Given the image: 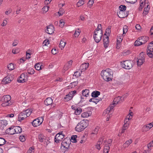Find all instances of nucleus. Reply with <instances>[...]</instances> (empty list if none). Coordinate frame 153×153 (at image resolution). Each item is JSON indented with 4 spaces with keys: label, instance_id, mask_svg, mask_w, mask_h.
<instances>
[{
    "label": "nucleus",
    "instance_id": "obj_1",
    "mask_svg": "<svg viewBox=\"0 0 153 153\" xmlns=\"http://www.w3.org/2000/svg\"><path fill=\"white\" fill-rule=\"evenodd\" d=\"M113 72L110 68H106L102 70L101 73V75L105 81L109 82L112 81L113 77Z\"/></svg>",
    "mask_w": 153,
    "mask_h": 153
},
{
    "label": "nucleus",
    "instance_id": "obj_2",
    "mask_svg": "<svg viewBox=\"0 0 153 153\" xmlns=\"http://www.w3.org/2000/svg\"><path fill=\"white\" fill-rule=\"evenodd\" d=\"M89 121L83 120L79 123L75 128V130L78 132L83 131L88 126Z\"/></svg>",
    "mask_w": 153,
    "mask_h": 153
},
{
    "label": "nucleus",
    "instance_id": "obj_3",
    "mask_svg": "<svg viewBox=\"0 0 153 153\" xmlns=\"http://www.w3.org/2000/svg\"><path fill=\"white\" fill-rule=\"evenodd\" d=\"M98 30H95L93 35V38L97 43H99L100 41L103 36L102 30H101L100 32H99Z\"/></svg>",
    "mask_w": 153,
    "mask_h": 153
},
{
    "label": "nucleus",
    "instance_id": "obj_4",
    "mask_svg": "<svg viewBox=\"0 0 153 153\" xmlns=\"http://www.w3.org/2000/svg\"><path fill=\"white\" fill-rule=\"evenodd\" d=\"M69 142L70 140L67 138H65L62 141L61 145V148L62 152L65 153L69 149L70 146Z\"/></svg>",
    "mask_w": 153,
    "mask_h": 153
},
{
    "label": "nucleus",
    "instance_id": "obj_5",
    "mask_svg": "<svg viewBox=\"0 0 153 153\" xmlns=\"http://www.w3.org/2000/svg\"><path fill=\"white\" fill-rule=\"evenodd\" d=\"M133 62L130 60H126L121 62V65L122 67L126 69H129L132 67Z\"/></svg>",
    "mask_w": 153,
    "mask_h": 153
},
{
    "label": "nucleus",
    "instance_id": "obj_6",
    "mask_svg": "<svg viewBox=\"0 0 153 153\" xmlns=\"http://www.w3.org/2000/svg\"><path fill=\"white\" fill-rule=\"evenodd\" d=\"M11 97L9 95H6L4 96L2 99V100L3 102L2 105L3 106H7L10 105V101Z\"/></svg>",
    "mask_w": 153,
    "mask_h": 153
},
{
    "label": "nucleus",
    "instance_id": "obj_7",
    "mask_svg": "<svg viewBox=\"0 0 153 153\" xmlns=\"http://www.w3.org/2000/svg\"><path fill=\"white\" fill-rule=\"evenodd\" d=\"M43 120V117H39L37 119H34L31 123L33 126L34 127H37L41 125Z\"/></svg>",
    "mask_w": 153,
    "mask_h": 153
},
{
    "label": "nucleus",
    "instance_id": "obj_8",
    "mask_svg": "<svg viewBox=\"0 0 153 153\" xmlns=\"http://www.w3.org/2000/svg\"><path fill=\"white\" fill-rule=\"evenodd\" d=\"M62 132V131L60 132L56 135L54 138L55 142L56 143H59L64 138L65 135L63 134Z\"/></svg>",
    "mask_w": 153,
    "mask_h": 153
},
{
    "label": "nucleus",
    "instance_id": "obj_9",
    "mask_svg": "<svg viewBox=\"0 0 153 153\" xmlns=\"http://www.w3.org/2000/svg\"><path fill=\"white\" fill-rule=\"evenodd\" d=\"M27 80V77H26L25 73H22L20 75L19 79H17L19 82L23 83Z\"/></svg>",
    "mask_w": 153,
    "mask_h": 153
},
{
    "label": "nucleus",
    "instance_id": "obj_10",
    "mask_svg": "<svg viewBox=\"0 0 153 153\" xmlns=\"http://www.w3.org/2000/svg\"><path fill=\"white\" fill-rule=\"evenodd\" d=\"M54 27L52 25H50L47 27L46 32L49 34H51L54 33Z\"/></svg>",
    "mask_w": 153,
    "mask_h": 153
},
{
    "label": "nucleus",
    "instance_id": "obj_11",
    "mask_svg": "<svg viewBox=\"0 0 153 153\" xmlns=\"http://www.w3.org/2000/svg\"><path fill=\"white\" fill-rule=\"evenodd\" d=\"M89 64L88 63H85L82 64L80 66L79 71L81 72L84 71L88 67Z\"/></svg>",
    "mask_w": 153,
    "mask_h": 153
},
{
    "label": "nucleus",
    "instance_id": "obj_12",
    "mask_svg": "<svg viewBox=\"0 0 153 153\" xmlns=\"http://www.w3.org/2000/svg\"><path fill=\"white\" fill-rule=\"evenodd\" d=\"M140 6L139 7V10H141L144 6L147 5V3H149L148 0H140Z\"/></svg>",
    "mask_w": 153,
    "mask_h": 153
},
{
    "label": "nucleus",
    "instance_id": "obj_13",
    "mask_svg": "<svg viewBox=\"0 0 153 153\" xmlns=\"http://www.w3.org/2000/svg\"><path fill=\"white\" fill-rule=\"evenodd\" d=\"M5 132L6 133L10 135H13L15 134L14 126H11L7 129L5 131Z\"/></svg>",
    "mask_w": 153,
    "mask_h": 153
},
{
    "label": "nucleus",
    "instance_id": "obj_14",
    "mask_svg": "<svg viewBox=\"0 0 153 153\" xmlns=\"http://www.w3.org/2000/svg\"><path fill=\"white\" fill-rule=\"evenodd\" d=\"M104 47L105 48H107L109 45V39L108 36H106V37L103 38V39Z\"/></svg>",
    "mask_w": 153,
    "mask_h": 153
},
{
    "label": "nucleus",
    "instance_id": "obj_15",
    "mask_svg": "<svg viewBox=\"0 0 153 153\" xmlns=\"http://www.w3.org/2000/svg\"><path fill=\"white\" fill-rule=\"evenodd\" d=\"M149 38L148 36H141L139 38V40H140V43L142 44H145L149 40Z\"/></svg>",
    "mask_w": 153,
    "mask_h": 153
},
{
    "label": "nucleus",
    "instance_id": "obj_16",
    "mask_svg": "<svg viewBox=\"0 0 153 153\" xmlns=\"http://www.w3.org/2000/svg\"><path fill=\"white\" fill-rule=\"evenodd\" d=\"M138 59L137 60V64L138 66L142 65L143 63L144 62V56H139L137 58Z\"/></svg>",
    "mask_w": 153,
    "mask_h": 153
},
{
    "label": "nucleus",
    "instance_id": "obj_17",
    "mask_svg": "<svg viewBox=\"0 0 153 153\" xmlns=\"http://www.w3.org/2000/svg\"><path fill=\"white\" fill-rule=\"evenodd\" d=\"M72 63V60H70L65 65L63 68L64 69L65 71L67 70L69 68H70L71 67Z\"/></svg>",
    "mask_w": 153,
    "mask_h": 153
},
{
    "label": "nucleus",
    "instance_id": "obj_18",
    "mask_svg": "<svg viewBox=\"0 0 153 153\" xmlns=\"http://www.w3.org/2000/svg\"><path fill=\"white\" fill-rule=\"evenodd\" d=\"M131 118V117H130V116H129V117L128 118H126L124 120V124L123 125V128L127 129L129 125V120Z\"/></svg>",
    "mask_w": 153,
    "mask_h": 153
},
{
    "label": "nucleus",
    "instance_id": "obj_19",
    "mask_svg": "<svg viewBox=\"0 0 153 153\" xmlns=\"http://www.w3.org/2000/svg\"><path fill=\"white\" fill-rule=\"evenodd\" d=\"M0 123L1 124L0 128L2 130L3 129L4 127L6 126L7 124V121L5 120H1L0 121Z\"/></svg>",
    "mask_w": 153,
    "mask_h": 153
},
{
    "label": "nucleus",
    "instance_id": "obj_20",
    "mask_svg": "<svg viewBox=\"0 0 153 153\" xmlns=\"http://www.w3.org/2000/svg\"><path fill=\"white\" fill-rule=\"evenodd\" d=\"M53 100L50 97H48L44 101V104L46 105H48L52 104Z\"/></svg>",
    "mask_w": 153,
    "mask_h": 153
},
{
    "label": "nucleus",
    "instance_id": "obj_21",
    "mask_svg": "<svg viewBox=\"0 0 153 153\" xmlns=\"http://www.w3.org/2000/svg\"><path fill=\"white\" fill-rule=\"evenodd\" d=\"M15 134H20L22 131V128L19 126H14Z\"/></svg>",
    "mask_w": 153,
    "mask_h": 153
},
{
    "label": "nucleus",
    "instance_id": "obj_22",
    "mask_svg": "<svg viewBox=\"0 0 153 153\" xmlns=\"http://www.w3.org/2000/svg\"><path fill=\"white\" fill-rule=\"evenodd\" d=\"M100 91H95L92 93L91 96L93 97L97 98L100 95Z\"/></svg>",
    "mask_w": 153,
    "mask_h": 153
},
{
    "label": "nucleus",
    "instance_id": "obj_23",
    "mask_svg": "<svg viewBox=\"0 0 153 153\" xmlns=\"http://www.w3.org/2000/svg\"><path fill=\"white\" fill-rule=\"evenodd\" d=\"M132 141H133L132 139H130L126 141L123 145V147L125 148L127 147L128 146L132 143Z\"/></svg>",
    "mask_w": 153,
    "mask_h": 153
},
{
    "label": "nucleus",
    "instance_id": "obj_24",
    "mask_svg": "<svg viewBox=\"0 0 153 153\" xmlns=\"http://www.w3.org/2000/svg\"><path fill=\"white\" fill-rule=\"evenodd\" d=\"M103 153H108L110 150V145L107 144H105Z\"/></svg>",
    "mask_w": 153,
    "mask_h": 153
},
{
    "label": "nucleus",
    "instance_id": "obj_25",
    "mask_svg": "<svg viewBox=\"0 0 153 153\" xmlns=\"http://www.w3.org/2000/svg\"><path fill=\"white\" fill-rule=\"evenodd\" d=\"M89 89H86L83 90L82 91V96L85 97H87L89 95Z\"/></svg>",
    "mask_w": 153,
    "mask_h": 153
},
{
    "label": "nucleus",
    "instance_id": "obj_26",
    "mask_svg": "<svg viewBox=\"0 0 153 153\" xmlns=\"http://www.w3.org/2000/svg\"><path fill=\"white\" fill-rule=\"evenodd\" d=\"M32 110L31 109H27L24 111H23V112L24 113L25 115L27 116V117H29L30 116L32 112Z\"/></svg>",
    "mask_w": 153,
    "mask_h": 153
},
{
    "label": "nucleus",
    "instance_id": "obj_27",
    "mask_svg": "<svg viewBox=\"0 0 153 153\" xmlns=\"http://www.w3.org/2000/svg\"><path fill=\"white\" fill-rule=\"evenodd\" d=\"M149 3H147V5L146 6V7H145L144 10V12L143 13V14H145V15L147 14L149 10Z\"/></svg>",
    "mask_w": 153,
    "mask_h": 153
},
{
    "label": "nucleus",
    "instance_id": "obj_28",
    "mask_svg": "<svg viewBox=\"0 0 153 153\" xmlns=\"http://www.w3.org/2000/svg\"><path fill=\"white\" fill-rule=\"evenodd\" d=\"M50 139L48 137H45L44 139L43 142H44V144H45L46 146H47L48 144L50 143V141H49Z\"/></svg>",
    "mask_w": 153,
    "mask_h": 153
},
{
    "label": "nucleus",
    "instance_id": "obj_29",
    "mask_svg": "<svg viewBox=\"0 0 153 153\" xmlns=\"http://www.w3.org/2000/svg\"><path fill=\"white\" fill-rule=\"evenodd\" d=\"M72 99V97L71 96L69 93L66 95V97L64 98V101L66 102L71 100Z\"/></svg>",
    "mask_w": 153,
    "mask_h": 153
},
{
    "label": "nucleus",
    "instance_id": "obj_30",
    "mask_svg": "<svg viewBox=\"0 0 153 153\" xmlns=\"http://www.w3.org/2000/svg\"><path fill=\"white\" fill-rule=\"evenodd\" d=\"M153 126V122L149 123L146 126L145 128L146 130H148Z\"/></svg>",
    "mask_w": 153,
    "mask_h": 153
},
{
    "label": "nucleus",
    "instance_id": "obj_31",
    "mask_svg": "<svg viewBox=\"0 0 153 153\" xmlns=\"http://www.w3.org/2000/svg\"><path fill=\"white\" fill-rule=\"evenodd\" d=\"M147 50H150L153 52V41H152L149 44Z\"/></svg>",
    "mask_w": 153,
    "mask_h": 153
},
{
    "label": "nucleus",
    "instance_id": "obj_32",
    "mask_svg": "<svg viewBox=\"0 0 153 153\" xmlns=\"http://www.w3.org/2000/svg\"><path fill=\"white\" fill-rule=\"evenodd\" d=\"M82 111V109L80 108H77L75 111L74 113L76 115H79L81 113Z\"/></svg>",
    "mask_w": 153,
    "mask_h": 153
},
{
    "label": "nucleus",
    "instance_id": "obj_33",
    "mask_svg": "<svg viewBox=\"0 0 153 153\" xmlns=\"http://www.w3.org/2000/svg\"><path fill=\"white\" fill-rule=\"evenodd\" d=\"M2 81L4 84H6L10 82L11 80L9 78L6 77L3 79Z\"/></svg>",
    "mask_w": 153,
    "mask_h": 153
},
{
    "label": "nucleus",
    "instance_id": "obj_34",
    "mask_svg": "<svg viewBox=\"0 0 153 153\" xmlns=\"http://www.w3.org/2000/svg\"><path fill=\"white\" fill-rule=\"evenodd\" d=\"M119 9L120 11L123 12L126 10V7L124 5H121L119 6Z\"/></svg>",
    "mask_w": 153,
    "mask_h": 153
},
{
    "label": "nucleus",
    "instance_id": "obj_35",
    "mask_svg": "<svg viewBox=\"0 0 153 153\" xmlns=\"http://www.w3.org/2000/svg\"><path fill=\"white\" fill-rule=\"evenodd\" d=\"M80 32V30L79 28H78L77 30L75 31L74 34V35L75 37H78L79 35Z\"/></svg>",
    "mask_w": 153,
    "mask_h": 153
},
{
    "label": "nucleus",
    "instance_id": "obj_36",
    "mask_svg": "<svg viewBox=\"0 0 153 153\" xmlns=\"http://www.w3.org/2000/svg\"><path fill=\"white\" fill-rule=\"evenodd\" d=\"M65 45V42L61 40L59 44V47L61 48V50L62 49Z\"/></svg>",
    "mask_w": 153,
    "mask_h": 153
},
{
    "label": "nucleus",
    "instance_id": "obj_37",
    "mask_svg": "<svg viewBox=\"0 0 153 153\" xmlns=\"http://www.w3.org/2000/svg\"><path fill=\"white\" fill-rule=\"evenodd\" d=\"M27 74H33L35 72L34 70L32 68H29L27 70Z\"/></svg>",
    "mask_w": 153,
    "mask_h": 153
},
{
    "label": "nucleus",
    "instance_id": "obj_38",
    "mask_svg": "<svg viewBox=\"0 0 153 153\" xmlns=\"http://www.w3.org/2000/svg\"><path fill=\"white\" fill-rule=\"evenodd\" d=\"M7 68L10 71L13 70L14 69V66L13 64L12 63L9 64L7 66Z\"/></svg>",
    "mask_w": 153,
    "mask_h": 153
},
{
    "label": "nucleus",
    "instance_id": "obj_39",
    "mask_svg": "<svg viewBox=\"0 0 153 153\" xmlns=\"http://www.w3.org/2000/svg\"><path fill=\"white\" fill-rule=\"evenodd\" d=\"M123 37L122 36L118 37L117 39V45L120 44L121 43V42L122 41L123 39Z\"/></svg>",
    "mask_w": 153,
    "mask_h": 153
},
{
    "label": "nucleus",
    "instance_id": "obj_40",
    "mask_svg": "<svg viewBox=\"0 0 153 153\" xmlns=\"http://www.w3.org/2000/svg\"><path fill=\"white\" fill-rule=\"evenodd\" d=\"M77 137L76 135H72L71 137V140L73 143H76L77 142L76 138Z\"/></svg>",
    "mask_w": 153,
    "mask_h": 153
},
{
    "label": "nucleus",
    "instance_id": "obj_41",
    "mask_svg": "<svg viewBox=\"0 0 153 153\" xmlns=\"http://www.w3.org/2000/svg\"><path fill=\"white\" fill-rule=\"evenodd\" d=\"M77 82H74L71 83L70 85L68 87V89L75 87L77 85Z\"/></svg>",
    "mask_w": 153,
    "mask_h": 153
},
{
    "label": "nucleus",
    "instance_id": "obj_42",
    "mask_svg": "<svg viewBox=\"0 0 153 153\" xmlns=\"http://www.w3.org/2000/svg\"><path fill=\"white\" fill-rule=\"evenodd\" d=\"M85 1L82 0H79L77 3L76 5L78 7H79L82 5L84 4Z\"/></svg>",
    "mask_w": 153,
    "mask_h": 153
},
{
    "label": "nucleus",
    "instance_id": "obj_43",
    "mask_svg": "<svg viewBox=\"0 0 153 153\" xmlns=\"http://www.w3.org/2000/svg\"><path fill=\"white\" fill-rule=\"evenodd\" d=\"M93 102L95 103L96 104H97L100 101L102 100L101 98H97L94 97V98H93Z\"/></svg>",
    "mask_w": 153,
    "mask_h": 153
},
{
    "label": "nucleus",
    "instance_id": "obj_44",
    "mask_svg": "<svg viewBox=\"0 0 153 153\" xmlns=\"http://www.w3.org/2000/svg\"><path fill=\"white\" fill-rule=\"evenodd\" d=\"M45 137L42 135H40L38 136V140L40 142H43L44 139Z\"/></svg>",
    "mask_w": 153,
    "mask_h": 153
},
{
    "label": "nucleus",
    "instance_id": "obj_45",
    "mask_svg": "<svg viewBox=\"0 0 153 153\" xmlns=\"http://www.w3.org/2000/svg\"><path fill=\"white\" fill-rule=\"evenodd\" d=\"M42 65H41L39 63H37L35 65L34 67L36 70H39L41 69V66Z\"/></svg>",
    "mask_w": 153,
    "mask_h": 153
},
{
    "label": "nucleus",
    "instance_id": "obj_46",
    "mask_svg": "<svg viewBox=\"0 0 153 153\" xmlns=\"http://www.w3.org/2000/svg\"><path fill=\"white\" fill-rule=\"evenodd\" d=\"M111 26H108V28H106L105 30L106 33L109 36L110 35V33H111Z\"/></svg>",
    "mask_w": 153,
    "mask_h": 153
},
{
    "label": "nucleus",
    "instance_id": "obj_47",
    "mask_svg": "<svg viewBox=\"0 0 153 153\" xmlns=\"http://www.w3.org/2000/svg\"><path fill=\"white\" fill-rule=\"evenodd\" d=\"M6 142V141L4 138L0 137V146L4 145Z\"/></svg>",
    "mask_w": 153,
    "mask_h": 153
},
{
    "label": "nucleus",
    "instance_id": "obj_48",
    "mask_svg": "<svg viewBox=\"0 0 153 153\" xmlns=\"http://www.w3.org/2000/svg\"><path fill=\"white\" fill-rule=\"evenodd\" d=\"M152 51L147 50V54L150 58H152L153 56Z\"/></svg>",
    "mask_w": 153,
    "mask_h": 153
},
{
    "label": "nucleus",
    "instance_id": "obj_49",
    "mask_svg": "<svg viewBox=\"0 0 153 153\" xmlns=\"http://www.w3.org/2000/svg\"><path fill=\"white\" fill-rule=\"evenodd\" d=\"M113 140L111 139H109L108 140L104 141V143L105 144H107L108 145H109L110 146L111 145V143L112 142Z\"/></svg>",
    "mask_w": 153,
    "mask_h": 153
},
{
    "label": "nucleus",
    "instance_id": "obj_50",
    "mask_svg": "<svg viewBox=\"0 0 153 153\" xmlns=\"http://www.w3.org/2000/svg\"><path fill=\"white\" fill-rule=\"evenodd\" d=\"M114 107V106L112 105H110L109 107L107 109V113H108L110 112V111H111L113 109Z\"/></svg>",
    "mask_w": 153,
    "mask_h": 153
},
{
    "label": "nucleus",
    "instance_id": "obj_51",
    "mask_svg": "<svg viewBox=\"0 0 153 153\" xmlns=\"http://www.w3.org/2000/svg\"><path fill=\"white\" fill-rule=\"evenodd\" d=\"M81 116L83 118H86L89 116L88 113L87 112H84L82 114Z\"/></svg>",
    "mask_w": 153,
    "mask_h": 153
},
{
    "label": "nucleus",
    "instance_id": "obj_52",
    "mask_svg": "<svg viewBox=\"0 0 153 153\" xmlns=\"http://www.w3.org/2000/svg\"><path fill=\"white\" fill-rule=\"evenodd\" d=\"M71 96L73 98L74 96L76 94V90L71 91L69 92Z\"/></svg>",
    "mask_w": 153,
    "mask_h": 153
},
{
    "label": "nucleus",
    "instance_id": "obj_53",
    "mask_svg": "<svg viewBox=\"0 0 153 153\" xmlns=\"http://www.w3.org/2000/svg\"><path fill=\"white\" fill-rule=\"evenodd\" d=\"M94 3V1L93 0H89L88 3V6L89 7H91L92 6Z\"/></svg>",
    "mask_w": 153,
    "mask_h": 153
},
{
    "label": "nucleus",
    "instance_id": "obj_54",
    "mask_svg": "<svg viewBox=\"0 0 153 153\" xmlns=\"http://www.w3.org/2000/svg\"><path fill=\"white\" fill-rule=\"evenodd\" d=\"M127 27L126 25H125L123 27V35L124 34H125V35L126 33L128 31V28H127Z\"/></svg>",
    "mask_w": 153,
    "mask_h": 153
},
{
    "label": "nucleus",
    "instance_id": "obj_55",
    "mask_svg": "<svg viewBox=\"0 0 153 153\" xmlns=\"http://www.w3.org/2000/svg\"><path fill=\"white\" fill-rule=\"evenodd\" d=\"M49 8V7L48 6H44L42 8L43 13H46L48 11Z\"/></svg>",
    "mask_w": 153,
    "mask_h": 153
},
{
    "label": "nucleus",
    "instance_id": "obj_56",
    "mask_svg": "<svg viewBox=\"0 0 153 153\" xmlns=\"http://www.w3.org/2000/svg\"><path fill=\"white\" fill-rule=\"evenodd\" d=\"M65 22L63 19H61L59 21V26L61 28H62L64 26Z\"/></svg>",
    "mask_w": 153,
    "mask_h": 153
},
{
    "label": "nucleus",
    "instance_id": "obj_57",
    "mask_svg": "<svg viewBox=\"0 0 153 153\" xmlns=\"http://www.w3.org/2000/svg\"><path fill=\"white\" fill-rule=\"evenodd\" d=\"M27 117L26 116H24L23 117H22L18 115V121L19 122H21L22 120H24L25 118H27Z\"/></svg>",
    "mask_w": 153,
    "mask_h": 153
},
{
    "label": "nucleus",
    "instance_id": "obj_58",
    "mask_svg": "<svg viewBox=\"0 0 153 153\" xmlns=\"http://www.w3.org/2000/svg\"><path fill=\"white\" fill-rule=\"evenodd\" d=\"M27 117L26 116H24L23 117H22L18 115V121L19 122H21L22 120H24L25 118H27Z\"/></svg>",
    "mask_w": 153,
    "mask_h": 153
},
{
    "label": "nucleus",
    "instance_id": "obj_59",
    "mask_svg": "<svg viewBox=\"0 0 153 153\" xmlns=\"http://www.w3.org/2000/svg\"><path fill=\"white\" fill-rule=\"evenodd\" d=\"M128 95V93H126V94L124 95L123 96V98L122 97H120L118 96V98H120V100H121V101H122L123 100H124V98H126Z\"/></svg>",
    "mask_w": 153,
    "mask_h": 153
},
{
    "label": "nucleus",
    "instance_id": "obj_60",
    "mask_svg": "<svg viewBox=\"0 0 153 153\" xmlns=\"http://www.w3.org/2000/svg\"><path fill=\"white\" fill-rule=\"evenodd\" d=\"M139 42H140V40H137L134 43V45L135 46H139L142 45V44L140 43Z\"/></svg>",
    "mask_w": 153,
    "mask_h": 153
},
{
    "label": "nucleus",
    "instance_id": "obj_61",
    "mask_svg": "<svg viewBox=\"0 0 153 153\" xmlns=\"http://www.w3.org/2000/svg\"><path fill=\"white\" fill-rule=\"evenodd\" d=\"M101 144L97 142V143L96 144L95 146L96 148L98 150H100L101 149L100 146Z\"/></svg>",
    "mask_w": 153,
    "mask_h": 153
},
{
    "label": "nucleus",
    "instance_id": "obj_62",
    "mask_svg": "<svg viewBox=\"0 0 153 153\" xmlns=\"http://www.w3.org/2000/svg\"><path fill=\"white\" fill-rule=\"evenodd\" d=\"M122 13H123V12H122L120 11H119V12H118L117 13V15L119 18H123L125 17L124 16L122 15L121 14Z\"/></svg>",
    "mask_w": 153,
    "mask_h": 153
},
{
    "label": "nucleus",
    "instance_id": "obj_63",
    "mask_svg": "<svg viewBox=\"0 0 153 153\" xmlns=\"http://www.w3.org/2000/svg\"><path fill=\"white\" fill-rule=\"evenodd\" d=\"M80 73L79 71H76L74 73V76H75L76 77H78L80 76Z\"/></svg>",
    "mask_w": 153,
    "mask_h": 153
},
{
    "label": "nucleus",
    "instance_id": "obj_64",
    "mask_svg": "<svg viewBox=\"0 0 153 153\" xmlns=\"http://www.w3.org/2000/svg\"><path fill=\"white\" fill-rule=\"evenodd\" d=\"M126 1L128 2H129L131 4H133L135 3L136 1L137 0H125Z\"/></svg>",
    "mask_w": 153,
    "mask_h": 153
}]
</instances>
